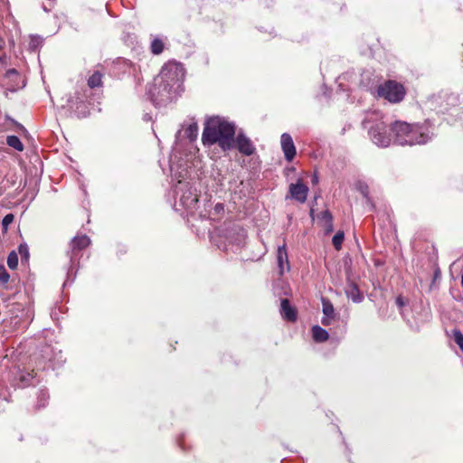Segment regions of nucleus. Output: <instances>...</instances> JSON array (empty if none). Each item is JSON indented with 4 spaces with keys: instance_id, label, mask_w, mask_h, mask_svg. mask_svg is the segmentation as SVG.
Here are the masks:
<instances>
[{
    "instance_id": "nucleus-1",
    "label": "nucleus",
    "mask_w": 463,
    "mask_h": 463,
    "mask_svg": "<svg viewBox=\"0 0 463 463\" xmlns=\"http://www.w3.org/2000/svg\"><path fill=\"white\" fill-rule=\"evenodd\" d=\"M184 70L181 63L169 61L155 78L147 95L156 106H165L173 101L183 90Z\"/></svg>"
},
{
    "instance_id": "nucleus-2",
    "label": "nucleus",
    "mask_w": 463,
    "mask_h": 463,
    "mask_svg": "<svg viewBox=\"0 0 463 463\" xmlns=\"http://www.w3.org/2000/svg\"><path fill=\"white\" fill-rule=\"evenodd\" d=\"M235 126L223 118L214 116L204 123L202 141L204 146L217 144L222 150L227 151L234 147Z\"/></svg>"
},
{
    "instance_id": "nucleus-3",
    "label": "nucleus",
    "mask_w": 463,
    "mask_h": 463,
    "mask_svg": "<svg viewBox=\"0 0 463 463\" xmlns=\"http://www.w3.org/2000/svg\"><path fill=\"white\" fill-rule=\"evenodd\" d=\"M391 130L394 134V142L401 146L423 145L430 140L433 135L429 123L411 125L396 121L392 125Z\"/></svg>"
},
{
    "instance_id": "nucleus-4",
    "label": "nucleus",
    "mask_w": 463,
    "mask_h": 463,
    "mask_svg": "<svg viewBox=\"0 0 463 463\" xmlns=\"http://www.w3.org/2000/svg\"><path fill=\"white\" fill-rule=\"evenodd\" d=\"M176 195L175 205L183 207L187 211H194L198 203L196 190L192 187L189 182L178 181L175 188Z\"/></svg>"
},
{
    "instance_id": "nucleus-5",
    "label": "nucleus",
    "mask_w": 463,
    "mask_h": 463,
    "mask_svg": "<svg viewBox=\"0 0 463 463\" xmlns=\"http://www.w3.org/2000/svg\"><path fill=\"white\" fill-rule=\"evenodd\" d=\"M378 96L391 103L402 101L405 96L404 87L395 80H387L378 88Z\"/></svg>"
},
{
    "instance_id": "nucleus-6",
    "label": "nucleus",
    "mask_w": 463,
    "mask_h": 463,
    "mask_svg": "<svg viewBox=\"0 0 463 463\" xmlns=\"http://www.w3.org/2000/svg\"><path fill=\"white\" fill-rule=\"evenodd\" d=\"M369 136L372 141L381 147H387L392 140V137L388 131V127L383 121H379L371 127Z\"/></svg>"
},
{
    "instance_id": "nucleus-7",
    "label": "nucleus",
    "mask_w": 463,
    "mask_h": 463,
    "mask_svg": "<svg viewBox=\"0 0 463 463\" xmlns=\"http://www.w3.org/2000/svg\"><path fill=\"white\" fill-rule=\"evenodd\" d=\"M11 383L16 388H25L34 384L35 375L33 370L29 372L18 366L11 372Z\"/></svg>"
},
{
    "instance_id": "nucleus-8",
    "label": "nucleus",
    "mask_w": 463,
    "mask_h": 463,
    "mask_svg": "<svg viewBox=\"0 0 463 463\" xmlns=\"http://www.w3.org/2000/svg\"><path fill=\"white\" fill-rule=\"evenodd\" d=\"M90 243V240L86 235L76 236L71 241V255H70V262L71 266L69 269V274L73 271V269L76 266V262L79 260L80 252L81 250L88 247Z\"/></svg>"
},
{
    "instance_id": "nucleus-9",
    "label": "nucleus",
    "mask_w": 463,
    "mask_h": 463,
    "mask_svg": "<svg viewBox=\"0 0 463 463\" xmlns=\"http://www.w3.org/2000/svg\"><path fill=\"white\" fill-rule=\"evenodd\" d=\"M234 146H236L240 153L245 156H251L255 152L254 145L243 133H239L237 137L234 138Z\"/></svg>"
},
{
    "instance_id": "nucleus-10",
    "label": "nucleus",
    "mask_w": 463,
    "mask_h": 463,
    "mask_svg": "<svg viewBox=\"0 0 463 463\" xmlns=\"http://www.w3.org/2000/svg\"><path fill=\"white\" fill-rule=\"evenodd\" d=\"M280 144L286 160L291 162L296 156V147L291 136L288 133H283L280 137Z\"/></svg>"
},
{
    "instance_id": "nucleus-11",
    "label": "nucleus",
    "mask_w": 463,
    "mask_h": 463,
    "mask_svg": "<svg viewBox=\"0 0 463 463\" xmlns=\"http://www.w3.org/2000/svg\"><path fill=\"white\" fill-rule=\"evenodd\" d=\"M277 263H278V268H279V273L280 276H283L285 274V272H287L290 269L288 255V251H287L285 243L283 245L278 247Z\"/></svg>"
},
{
    "instance_id": "nucleus-12",
    "label": "nucleus",
    "mask_w": 463,
    "mask_h": 463,
    "mask_svg": "<svg viewBox=\"0 0 463 463\" xmlns=\"http://www.w3.org/2000/svg\"><path fill=\"white\" fill-rule=\"evenodd\" d=\"M291 197L299 203H304L307 200L308 187L298 181L297 184H291L289 186Z\"/></svg>"
},
{
    "instance_id": "nucleus-13",
    "label": "nucleus",
    "mask_w": 463,
    "mask_h": 463,
    "mask_svg": "<svg viewBox=\"0 0 463 463\" xmlns=\"http://www.w3.org/2000/svg\"><path fill=\"white\" fill-rule=\"evenodd\" d=\"M280 314L282 317L288 321L295 322L297 320V311L290 306L289 301L287 298L281 299Z\"/></svg>"
},
{
    "instance_id": "nucleus-14",
    "label": "nucleus",
    "mask_w": 463,
    "mask_h": 463,
    "mask_svg": "<svg viewBox=\"0 0 463 463\" xmlns=\"http://www.w3.org/2000/svg\"><path fill=\"white\" fill-rule=\"evenodd\" d=\"M345 294L354 303H360L364 300V295L356 283L350 281L345 288Z\"/></svg>"
},
{
    "instance_id": "nucleus-15",
    "label": "nucleus",
    "mask_w": 463,
    "mask_h": 463,
    "mask_svg": "<svg viewBox=\"0 0 463 463\" xmlns=\"http://www.w3.org/2000/svg\"><path fill=\"white\" fill-rule=\"evenodd\" d=\"M312 336L316 342L322 343L327 340L328 333L326 330L319 326H314L312 327Z\"/></svg>"
},
{
    "instance_id": "nucleus-16",
    "label": "nucleus",
    "mask_w": 463,
    "mask_h": 463,
    "mask_svg": "<svg viewBox=\"0 0 463 463\" xmlns=\"http://www.w3.org/2000/svg\"><path fill=\"white\" fill-rule=\"evenodd\" d=\"M321 219L325 222V223H324L325 233L326 234L331 233L334 231L332 214L328 211H324L321 213Z\"/></svg>"
},
{
    "instance_id": "nucleus-17",
    "label": "nucleus",
    "mask_w": 463,
    "mask_h": 463,
    "mask_svg": "<svg viewBox=\"0 0 463 463\" xmlns=\"http://www.w3.org/2000/svg\"><path fill=\"white\" fill-rule=\"evenodd\" d=\"M102 77L103 74L96 71L89 79H88V86L90 89H94L97 87H100L102 85Z\"/></svg>"
},
{
    "instance_id": "nucleus-18",
    "label": "nucleus",
    "mask_w": 463,
    "mask_h": 463,
    "mask_svg": "<svg viewBox=\"0 0 463 463\" xmlns=\"http://www.w3.org/2000/svg\"><path fill=\"white\" fill-rule=\"evenodd\" d=\"M6 144L14 148L15 150L19 151V152H22L24 148L22 141L20 140V138L17 137V136H7L6 137Z\"/></svg>"
},
{
    "instance_id": "nucleus-19",
    "label": "nucleus",
    "mask_w": 463,
    "mask_h": 463,
    "mask_svg": "<svg viewBox=\"0 0 463 463\" xmlns=\"http://www.w3.org/2000/svg\"><path fill=\"white\" fill-rule=\"evenodd\" d=\"M165 44L163 41L159 38H155L151 43V52L152 53L158 55L162 53L164 50Z\"/></svg>"
},
{
    "instance_id": "nucleus-20",
    "label": "nucleus",
    "mask_w": 463,
    "mask_h": 463,
    "mask_svg": "<svg viewBox=\"0 0 463 463\" xmlns=\"http://www.w3.org/2000/svg\"><path fill=\"white\" fill-rule=\"evenodd\" d=\"M345 239V233L338 231L332 238V243L336 250H340Z\"/></svg>"
},
{
    "instance_id": "nucleus-21",
    "label": "nucleus",
    "mask_w": 463,
    "mask_h": 463,
    "mask_svg": "<svg viewBox=\"0 0 463 463\" xmlns=\"http://www.w3.org/2000/svg\"><path fill=\"white\" fill-rule=\"evenodd\" d=\"M185 134L189 139H195L198 135V125L196 123L190 124L185 129Z\"/></svg>"
},
{
    "instance_id": "nucleus-22",
    "label": "nucleus",
    "mask_w": 463,
    "mask_h": 463,
    "mask_svg": "<svg viewBox=\"0 0 463 463\" xmlns=\"http://www.w3.org/2000/svg\"><path fill=\"white\" fill-rule=\"evenodd\" d=\"M323 313L326 317H334V307L327 299L323 298Z\"/></svg>"
},
{
    "instance_id": "nucleus-23",
    "label": "nucleus",
    "mask_w": 463,
    "mask_h": 463,
    "mask_svg": "<svg viewBox=\"0 0 463 463\" xmlns=\"http://www.w3.org/2000/svg\"><path fill=\"white\" fill-rule=\"evenodd\" d=\"M7 265L11 269H14L18 266V256L15 251L9 253L7 257Z\"/></svg>"
},
{
    "instance_id": "nucleus-24",
    "label": "nucleus",
    "mask_w": 463,
    "mask_h": 463,
    "mask_svg": "<svg viewBox=\"0 0 463 463\" xmlns=\"http://www.w3.org/2000/svg\"><path fill=\"white\" fill-rule=\"evenodd\" d=\"M458 100H459L458 96L456 95V94L451 93V94L447 95V97H446V105H447L446 109H449L450 108L457 106L458 103Z\"/></svg>"
},
{
    "instance_id": "nucleus-25",
    "label": "nucleus",
    "mask_w": 463,
    "mask_h": 463,
    "mask_svg": "<svg viewBox=\"0 0 463 463\" xmlns=\"http://www.w3.org/2000/svg\"><path fill=\"white\" fill-rule=\"evenodd\" d=\"M14 214L8 213L2 220V230L6 232L9 225L14 222Z\"/></svg>"
},
{
    "instance_id": "nucleus-26",
    "label": "nucleus",
    "mask_w": 463,
    "mask_h": 463,
    "mask_svg": "<svg viewBox=\"0 0 463 463\" xmlns=\"http://www.w3.org/2000/svg\"><path fill=\"white\" fill-rule=\"evenodd\" d=\"M42 38L38 36H32L29 42V49L35 51L42 44Z\"/></svg>"
},
{
    "instance_id": "nucleus-27",
    "label": "nucleus",
    "mask_w": 463,
    "mask_h": 463,
    "mask_svg": "<svg viewBox=\"0 0 463 463\" xmlns=\"http://www.w3.org/2000/svg\"><path fill=\"white\" fill-rule=\"evenodd\" d=\"M453 337L456 344L463 351V334L459 330H454Z\"/></svg>"
},
{
    "instance_id": "nucleus-28",
    "label": "nucleus",
    "mask_w": 463,
    "mask_h": 463,
    "mask_svg": "<svg viewBox=\"0 0 463 463\" xmlns=\"http://www.w3.org/2000/svg\"><path fill=\"white\" fill-rule=\"evenodd\" d=\"M9 279L10 275L6 269L3 265H0V283L5 284L8 282Z\"/></svg>"
},
{
    "instance_id": "nucleus-29",
    "label": "nucleus",
    "mask_w": 463,
    "mask_h": 463,
    "mask_svg": "<svg viewBox=\"0 0 463 463\" xmlns=\"http://www.w3.org/2000/svg\"><path fill=\"white\" fill-rule=\"evenodd\" d=\"M19 254L22 257V260H27L29 258V249L26 244H21L18 248Z\"/></svg>"
},
{
    "instance_id": "nucleus-30",
    "label": "nucleus",
    "mask_w": 463,
    "mask_h": 463,
    "mask_svg": "<svg viewBox=\"0 0 463 463\" xmlns=\"http://www.w3.org/2000/svg\"><path fill=\"white\" fill-rule=\"evenodd\" d=\"M224 213V206L222 203H218L215 204L213 208V213L216 215H221Z\"/></svg>"
},
{
    "instance_id": "nucleus-31",
    "label": "nucleus",
    "mask_w": 463,
    "mask_h": 463,
    "mask_svg": "<svg viewBox=\"0 0 463 463\" xmlns=\"http://www.w3.org/2000/svg\"><path fill=\"white\" fill-rule=\"evenodd\" d=\"M54 0H47V3L43 4V8L45 12H50L53 6Z\"/></svg>"
},
{
    "instance_id": "nucleus-32",
    "label": "nucleus",
    "mask_w": 463,
    "mask_h": 463,
    "mask_svg": "<svg viewBox=\"0 0 463 463\" xmlns=\"http://www.w3.org/2000/svg\"><path fill=\"white\" fill-rule=\"evenodd\" d=\"M333 318V317H326L324 315V317L321 320V323L324 326H328L330 324V320Z\"/></svg>"
},
{
    "instance_id": "nucleus-33",
    "label": "nucleus",
    "mask_w": 463,
    "mask_h": 463,
    "mask_svg": "<svg viewBox=\"0 0 463 463\" xmlns=\"http://www.w3.org/2000/svg\"><path fill=\"white\" fill-rule=\"evenodd\" d=\"M47 398H48L47 392L45 391H41L39 399L42 401V400H46Z\"/></svg>"
},
{
    "instance_id": "nucleus-34",
    "label": "nucleus",
    "mask_w": 463,
    "mask_h": 463,
    "mask_svg": "<svg viewBox=\"0 0 463 463\" xmlns=\"http://www.w3.org/2000/svg\"><path fill=\"white\" fill-rule=\"evenodd\" d=\"M238 235L240 236L241 241H244V239H245V232H244V230L240 229L239 232H238Z\"/></svg>"
},
{
    "instance_id": "nucleus-35",
    "label": "nucleus",
    "mask_w": 463,
    "mask_h": 463,
    "mask_svg": "<svg viewBox=\"0 0 463 463\" xmlns=\"http://www.w3.org/2000/svg\"><path fill=\"white\" fill-rule=\"evenodd\" d=\"M396 304L399 306V307H402L404 305V302H403V299L402 297H398L396 298Z\"/></svg>"
},
{
    "instance_id": "nucleus-36",
    "label": "nucleus",
    "mask_w": 463,
    "mask_h": 463,
    "mask_svg": "<svg viewBox=\"0 0 463 463\" xmlns=\"http://www.w3.org/2000/svg\"><path fill=\"white\" fill-rule=\"evenodd\" d=\"M11 321H14L15 326L19 323V319L17 318V317L12 318Z\"/></svg>"
},
{
    "instance_id": "nucleus-37",
    "label": "nucleus",
    "mask_w": 463,
    "mask_h": 463,
    "mask_svg": "<svg viewBox=\"0 0 463 463\" xmlns=\"http://www.w3.org/2000/svg\"><path fill=\"white\" fill-rule=\"evenodd\" d=\"M4 46V40L0 38V50L3 48Z\"/></svg>"
},
{
    "instance_id": "nucleus-38",
    "label": "nucleus",
    "mask_w": 463,
    "mask_h": 463,
    "mask_svg": "<svg viewBox=\"0 0 463 463\" xmlns=\"http://www.w3.org/2000/svg\"><path fill=\"white\" fill-rule=\"evenodd\" d=\"M312 182H313L314 184H315V183H317V176H316V175H315V176L312 178Z\"/></svg>"
},
{
    "instance_id": "nucleus-39",
    "label": "nucleus",
    "mask_w": 463,
    "mask_h": 463,
    "mask_svg": "<svg viewBox=\"0 0 463 463\" xmlns=\"http://www.w3.org/2000/svg\"><path fill=\"white\" fill-rule=\"evenodd\" d=\"M362 193H363V194H364L365 197H367V191H366V189L362 190Z\"/></svg>"
},
{
    "instance_id": "nucleus-40",
    "label": "nucleus",
    "mask_w": 463,
    "mask_h": 463,
    "mask_svg": "<svg viewBox=\"0 0 463 463\" xmlns=\"http://www.w3.org/2000/svg\"><path fill=\"white\" fill-rule=\"evenodd\" d=\"M461 286L463 287V273H462V276H461Z\"/></svg>"
}]
</instances>
